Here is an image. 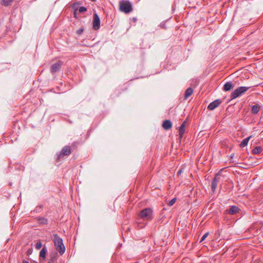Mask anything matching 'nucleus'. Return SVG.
Segmentation results:
<instances>
[{"label": "nucleus", "mask_w": 263, "mask_h": 263, "mask_svg": "<svg viewBox=\"0 0 263 263\" xmlns=\"http://www.w3.org/2000/svg\"><path fill=\"white\" fill-rule=\"evenodd\" d=\"M53 242L56 250L59 252L60 255H63L65 252V247L63 242V239L55 234L53 235Z\"/></svg>", "instance_id": "nucleus-1"}, {"label": "nucleus", "mask_w": 263, "mask_h": 263, "mask_svg": "<svg viewBox=\"0 0 263 263\" xmlns=\"http://www.w3.org/2000/svg\"><path fill=\"white\" fill-rule=\"evenodd\" d=\"M119 9L125 13H129L133 11L131 3L127 0H121L119 2Z\"/></svg>", "instance_id": "nucleus-2"}, {"label": "nucleus", "mask_w": 263, "mask_h": 263, "mask_svg": "<svg viewBox=\"0 0 263 263\" xmlns=\"http://www.w3.org/2000/svg\"><path fill=\"white\" fill-rule=\"evenodd\" d=\"M249 88V87L246 86H241L238 87L232 92L231 95V98L232 99H234L241 96L242 94L245 93Z\"/></svg>", "instance_id": "nucleus-3"}, {"label": "nucleus", "mask_w": 263, "mask_h": 263, "mask_svg": "<svg viewBox=\"0 0 263 263\" xmlns=\"http://www.w3.org/2000/svg\"><path fill=\"white\" fill-rule=\"evenodd\" d=\"M140 217L144 220H151L153 218V212L151 209L146 208L140 213Z\"/></svg>", "instance_id": "nucleus-4"}, {"label": "nucleus", "mask_w": 263, "mask_h": 263, "mask_svg": "<svg viewBox=\"0 0 263 263\" xmlns=\"http://www.w3.org/2000/svg\"><path fill=\"white\" fill-rule=\"evenodd\" d=\"M92 25L93 28L95 30H98L100 28V19L97 13L93 14Z\"/></svg>", "instance_id": "nucleus-5"}, {"label": "nucleus", "mask_w": 263, "mask_h": 263, "mask_svg": "<svg viewBox=\"0 0 263 263\" xmlns=\"http://www.w3.org/2000/svg\"><path fill=\"white\" fill-rule=\"evenodd\" d=\"M71 153L70 148L69 146H64L61 151L59 155L58 156V160H60L61 158L65 156H68Z\"/></svg>", "instance_id": "nucleus-6"}, {"label": "nucleus", "mask_w": 263, "mask_h": 263, "mask_svg": "<svg viewBox=\"0 0 263 263\" xmlns=\"http://www.w3.org/2000/svg\"><path fill=\"white\" fill-rule=\"evenodd\" d=\"M220 179V177L218 173L216 174L213 179L211 183V189L213 192H215Z\"/></svg>", "instance_id": "nucleus-7"}, {"label": "nucleus", "mask_w": 263, "mask_h": 263, "mask_svg": "<svg viewBox=\"0 0 263 263\" xmlns=\"http://www.w3.org/2000/svg\"><path fill=\"white\" fill-rule=\"evenodd\" d=\"M62 65V62L61 61H58L54 64H53L51 66L50 71L52 73H55L61 69Z\"/></svg>", "instance_id": "nucleus-8"}, {"label": "nucleus", "mask_w": 263, "mask_h": 263, "mask_svg": "<svg viewBox=\"0 0 263 263\" xmlns=\"http://www.w3.org/2000/svg\"><path fill=\"white\" fill-rule=\"evenodd\" d=\"M221 103L222 101L220 99H217L210 103L208 106V109L211 110H213L217 107Z\"/></svg>", "instance_id": "nucleus-9"}, {"label": "nucleus", "mask_w": 263, "mask_h": 263, "mask_svg": "<svg viewBox=\"0 0 263 263\" xmlns=\"http://www.w3.org/2000/svg\"><path fill=\"white\" fill-rule=\"evenodd\" d=\"M47 251L46 247L44 246L40 252L39 258L40 260H44L45 259Z\"/></svg>", "instance_id": "nucleus-10"}, {"label": "nucleus", "mask_w": 263, "mask_h": 263, "mask_svg": "<svg viewBox=\"0 0 263 263\" xmlns=\"http://www.w3.org/2000/svg\"><path fill=\"white\" fill-rule=\"evenodd\" d=\"M228 213L231 215H234L237 213H239L240 211V209L235 205H233L230 207L229 210H227Z\"/></svg>", "instance_id": "nucleus-11"}, {"label": "nucleus", "mask_w": 263, "mask_h": 263, "mask_svg": "<svg viewBox=\"0 0 263 263\" xmlns=\"http://www.w3.org/2000/svg\"><path fill=\"white\" fill-rule=\"evenodd\" d=\"M234 85L231 82H227L223 86V89L226 91L230 90L234 88Z\"/></svg>", "instance_id": "nucleus-12"}, {"label": "nucleus", "mask_w": 263, "mask_h": 263, "mask_svg": "<svg viewBox=\"0 0 263 263\" xmlns=\"http://www.w3.org/2000/svg\"><path fill=\"white\" fill-rule=\"evenodd\" d=\"M185 122H184L179 128V138H182L183 134L185 132Z\"/></svg>", "instance_id": "nucleus-13"}, {"label": "nucleus", "mask_w": 263, "mask_h": 263, "mask_svg": "<svg viewBox=\"0 0 263 263\" xmlns=\"http://www.w3.org/2000/svg\"><path fill=\"white\" fill-rule=\"evenodd\" d=\"M172 126V122L169 120H165L162 124V127L165 129V130L170 129Z\"/></svg>", "instance_id": "nucleus-14"}, {"label": "nucleus", "mask_w": 263, "mask_h": 263, "mask_svg": "<svg viewBox=\"0 0 263 263\" xmlns=\"http://www.w3.org/2000/svg\"><path fill=\"white\" fill-rule=\"evenodd\" d=\"M260 109V106L259 104H256L252 106L251 111L254 114H257Z\"/></svg>", "instance_id": "nucleus-15"}, {"label": "nucleus", "mask_w": 263, "mask_h": 263, "mask_svg": "<svg viewBox=\"0 0 263 263\" xmlns=\"http://www.w3.org/2000/svg\"><path fill=\"white\" fill-rule=\"evenodd\" d=\"M193 89L191 87L188 88L185 91L184 99H187L190 96L192 95Z\"/></svg>", "instance_id": "nucleus-16"}, {"label": "nucleus", "mask_w": 263, "mask_h": 263, "mask_svg": "<svg viewBox=\"0 0 263 263\" xmlns=\"http://www.w3.org/2000/svg\"><path fill=\"white\" fill-rule=\"evenodd\" d=\"M262 151L263 148L261 146H256L252 149V153L253 154H259L261 153Z\"/></svg>", "instance_id": "nucleus-17"}, {"label": "nucleus", "mask_w": 263, "mask_h": 263, "mask_svg": "<svg viewBox=\"0 0 263 263\" xmlns=\"http://www.w3.org/2000/svg\"><path fill=\"white\" fill-rule=\"evenodd\" d=\"M251 137H252V136H250L249 137L244 139L240 143V144H239L240 147H243L247 146L249 140L250 139V138Z\"/></svg>", "instance_id": "nucleus-18"}, {"label": "nucleus", "mask_w": 263, "mask_h": 263, "mask_svg": "<svg viewBox=\"0 0 263 263\" xmlns=\"http://www.w3.org/2000/svg\"><path fill=\"white\" fill-rule=\"evenodd\" d=\"M14 0H1V4L6 7L11 5Z\"/></svg>", "instance_id": "nucleus-19"}, {"label": "nucleus", "mask_w": 263, "mask_h": 263, "mask_svg": "<svg viewBox=\"0 0 263 263\" xmlns=\"http://www.w3.org/2000/svg\"><path fill=\"white\" fill-rule=\"evenodd\" d=\"M38 221L41 224H47L48 223L47 219L43 217H39Z\"/></svg>", "instance_id": "nucleus-20"}, {"label": "nucleus", "mask_w": 263, "mask_h": 263, "mask_svg": "<svg viewBox=\"0 0 263 263\" xmlns=\"http://www.w3.org/2000/svg\"><path fill=\"white\" fill-rule=\"evenodd\" d=\"M58 256V253L56 252H53L51 253L50 255V259L54 261L57 260Z\"/></svg>", "instance_id": "nucleus-21"}, {"label": "nucleus", "mask_w": 263, "mask_h": 263, "mask_svg": "<svg viewBox=\"0 0 263 263\" xmlns=\"http://www.w3.org/2000/svg\"><path fill=\"white\" fill-rule=\"evenodd\" d=\"M42 247V244L40 241H38L35 245V249L37 250L40 249Z\"/></svg>", "instance_id": "nucleus-22"}, {"label": "nucleus", "mask_w": 263, "mask_h": 263, "mask_svg": "<svg viewBox=\"0 0 263 263\" xmlns=\"http://www.w3.org/2000/svg\"><path fill=\"white\" fill-rule=\"evenodd\" d=\"M79 13H83L87 11V8L85 7L82 6L78 9Z\"/></svg>", "instance_id": "nucleus-23"}, {"label": "nucleus", "mask_w": 263, "mask_h": 263, "mask_svg": "<svg viewBox=\"0 0 263 263\" xmlns=\"http://www.w3.org/2000/svg\"><path fill=\"white\" fill-rule=\"evenodd\" d=\"M176 201V198H173L172 200H171L169 201V202L168 203V205L169 206L173 205L175 203Z\"/></svg>", "instance_id": "nucleus-24"}, {"label": "nucleus", "mask_w": 263, "mask_h": 263, "mask_svg": "<svg viewBox=\"0 0 263 263\" xmlns=\"http://www.w3.org/2000/svg\"><path fill=\"white\" fill-rule=\"evenodd\" d=\"M209 232H206L205 233L202 237L201 240H200V242H202L209 235Z\"/></svg>", "instance_id": "nucleus-25"}, {"label": "nucleus", "mask_w": 263, "mask_h": 263, "mask_svg": "<svg viewBox=\"0 0 263 263\" xmlns=\"http://www.w3.org/2000/svg\"><path fill=\"white\" fill-rule=\"evenodd\" d=\"M84 31L83 28H80L79 30H77V33L78 34H81Z\"/></svg>", "instance_id": "nucleus-26"}, {"label": "nucleus", "mask_w": 263, "mask_h": 263, "mask_svg": "<svg viewBox=\"0 0 263 263\" xmlns=\"http://www.w3.org/2000/svg\"><path fill=\"white\" fill-rule=\"evenodd\" d=\"M32 249H29L27 251V254L28 255L31 254L32 253Z\"/></svg>", "instance_id": "nucleus-27"}, {"label": "nucleus", "mask_w": 263, "mask_h": 263, "mask_svg": "<svg viewBox=\"0 0 263 263\" xmlns=\"http://www.w3.org/2000/svg\"><path fill=\"white\" fill-rule=\"evenodd\" d=\"M54 260H52L51 259H50L49 261L48 262V263H54Z\"/></svg>", "instance_id": "nucleus-28"}, {"label": "nucleus", "mask_w": 263, "mask_h": 263, "mask_svg": "<svg viewBox=\"0 0 263 263\" xmlns=\"http://www.w3.org/2000/svg\"><path fill=\"white\" fill-rule=\"evenodd\" d=\"M181 173H182V170H179L178 171L177 174L179 175V174H180Z\"/></svg>", "instance_id": "nucleus-29"}, {"label": "nucleus", "mask_w": 263, "mask_h": 263, "mask_svg": "<svg viewBox=\"0 0 263 263\" xmlns=\"http://www.w3.org/2000/svg\"><path fill=\"white\" fill-rule=\"evenodd\" d=\"M23 263H29V262L28 261H26V260H24L23 261Z\"/></svg>", "instance_id": "nucleus-30"}, {"label": "nucleus", "mask_w": 263, "mask_h": 263, "mask_svg": "<svg viewBox=\"0 0 263 263\" xmlns=\"http://www.w3.org/2000/svg\"><path fill=\"white\" fill-rule=\"evenodd\" d=\"M164 26H165L164 25H162V24H160V26H161V27L164 28Z\"/></svg>", "instance_id": "nucleus-31"}, {"label": "nucleus", "mask_w": 263, "mask_h": 263, "mask_svg": "<svg viewBox=\"0 0 263 263\" xmlns=\"http://www.w3.org/2000/svg\"><path fill=\"white\" fill-rule=\"evenodd\" d=\"M76 11H77V9H75L74 10V15L76 16Z\"/></svg>", "instance_id": "nucleus-32"}, {"label": "nucleus", "mask_w": 263, "mask_h": 263, "mask_svg": "<svg viewBox=\"0 0 263 263\" xmlns=\"http://www.w3.org/2000/svg\"><path fill=\"white\" fill-rule=\"evenodd\" d=\"M133 20H134V21H136L137 20V19H136V18L134 17V18H133Z\"/></svg>", "instance_id": "nucleus-33"}, {"label": "nucleus", "mask_w": 263, "mask_h": 263, "mask_svg": "<svg viewBox=\"0 0 263 263\" xmlns=\"http://www.w3.org/2000/svg\"><path fill=\"white\" fill-rule=\"evenodd\" d=\"M39 208L41 209V211L42 210V206L41 205Z\"/></svg>", "instance_id": "nucleus-34"}]
</instances>
